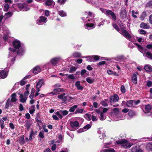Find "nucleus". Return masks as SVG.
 I'll use <instances>...</instances> for the list:
<instances>
[{
	"label": "nucleus",
	"instance_id": "35",
	"mask_svg": "<svg viewBox=\"0 0 152 152\" xmlns=\"http://www.w3.org/2000/svg\"><path fill=\"white\" fill-rule=\"evenodd\" d=\"M113 28L118 32H119L120 31V28L118 26L116 23H113Z\"/></svg>",
	"mask_w": 152,
	"mask_h": 152
},
{
	"label": "nucleus",
	"instance_id": "38",
	"mask_svg": "<svg viewBox=\"0 0 152 152\" xmlns=\"http://www.w3.org/2000/svg\"><path fill=\"white\" fill-rule=\"evenodd\" d=\"M101 104L104 107H107L108 106L107 102L104 100H102L100 102Z\"/></svg>",
	"mask_w": 152,
	"mask_h": 152
},
{
	"label": "nucleus",
	"instance_id": "61",
	"mask_svg": "<svg viewBox=\"0 0 152 152\" xmlns=\"http://www.w3.org/2000/svg\"><path fill=\"white\" fill-rule=\"evenodd\" d=\"M129 109L128 108H124L122 110V112L124 113H126L127 112H129Z\"/></svg>",
	"mask_w": 152,
	"mask_h": 152
},
{
	"label": "nucleus",
	"instance_id": "27",
	"mask_svg": "<svg viewBox=\"0 0 152 152\" xmlns=\"http://www.w3.org/2000/svg\"><path fill=\"white\" fill-rule=\"evenodd\" d=\"M46 18L43 16H41L39 18V23H44L45 22L46 19Z\"/></svg>",
	"mask_w": 152,
	"mask_h": 152
},
{
	"label": "nucleus",
	"instance_id": "39",
	"mask_svg": "<svg viewBox=\"0 0 152 152\" xmlns=\"http://www.w3.org/2000/svg\"><path fill=\"white\" fill-rule=\"evenodd\" d=\"M113 99H114V101L116 102H117L119 99V97L118 95L115 94L114 95V96L113 97Z\"/></svg>",
	"mask_w": 152,
	"mask_h": 152
},
{
	"label": "nucleus",
	"instance_id": "21",
	"mask_svg": "<svg viewBox=\"0 0 152 152\" xmlns=\"http://www.w3.org/2000/svg\"><path fill=\"white\" fill-rule=\"evenodd\" d=\"M147 15V13L146 12L143 11L141 14L140 17V19L141 20H143L145 17Z\"/></svg>",
	"mask_w": 152,
	"mask_h": 152
},
{
	"label": "nucleus",
	"instance_id": "43",
	"mask_svg": "<svg viewBox=\"0 0 152 152\" xmlns=\"http://www.w3.org/2000/svg\"><path fill=\"white\" fill-rule=\"evenodd\" d=\"M104 152H115L112 148H108L104 150Z\"/></svg>",
	"mask_w": 152,
	"mask_h": 152
},
{
	"label": "nucleus",
	"instance_id": "11",
	"mask_svg": "<svg viewBox=\"0 0 152 152\" xmlns=\"http://www.w3.org/2000/svg\"><path fill=\"white\" fill-rule=\"evenodd\" d=\"M45 84L44 80L43 79H41L39 80L37 83L36 85V87H38L40 88L42 86V85H44Z\"/></svg>",
	"mask_w": 152,
	"mask_h": 152
},
{
	"label": "nucleus",
	"instance_id": "20",
	"mask_svg": "<svg viewBox=\"0 0 152 152\" xmlns=\"http://www.w3.org/2000/svg\"><path fill=\"white\" fill-rule=\"evenodd\" d=\"M140 27L141 28L144 29H148L149 28V26L144 22L142 23L140 25Z\"/></svg>",
	"mask_w": 152,
	"mask_h": 152
},
{
	"label": "nucleus",
	"instance_id": "3",
	"mask_svg": "<svg viewBox=\"0 0 152 152\" xmlns=\"http://www.w3.org/2000/svg\"><path fill=\"white\" fill-rule=\"evenodd\" d=\"M120 15L121 18L122 19H124L126 18L127 15V12H126L125 7L124 6L121 8V11L120 12Z\"/></svg>",
	"mask_w": 152,
	"mask_h": 152
},
{
	"label": "nucleus",
	"instance_id": "14",
	"mask_svg": "<svg viewBox=\"0 0 152 152\" xmlns=\"http://www.w3.org/2000/svg\"><path fill=\"white\" fill-rule=\"evenodd\" d=\"M7 76V73L4 70L1 71L0 72V76L2 79L6 78Z\"/></svg>",
	"mask_w": 152,
	"mask_h": 152
},
{
	"label": "nucleus",
	"instance_id": "55",
	"mask_svg": "<svg viewBox=\"0 0 152 152\" xmlns=\"http://www.w3.org/2000/svg\"><path fill=\"white\" fill-rule=\"evenodd\" d=\"M36 121L37 122V125L40 127V124H42V121L38 119H36Z\"/></svg>",
	"mask_w": 152,
	"mask_h": 152
},
{
	"label": "nucleus",
	"instance_id": "13",
	"mask_svg": "<svg viewBox=\"0 0 152 152\" xmlns=\"http://www.w3.org/2000/svg\"><path fill=\"white\" fill-rule=\"evenodd\" d=\"M145 70L147 72H152V66L150 65H146L144 67Z\"/></svg>",
	"mask_w": 152,
	"mask_h": 152
},
{
	"label": "nucleus",
	"instance_id": "26",
	"mask_svg": "<svg viewBox=\"0 0 152 152\" xmlns=\"http://www.w3.org/2000/svg\"><path fill=\"white\" fill-rule=\"evenodd\" d=\"M146 149L149 151H152V143L151 142L148 144L146 146Z\"/></svg>",
	"mask_w": 152,
	"mask_h": 152
},
{
	"label": "nucleus",
	"instance_id": "37",
	"mask_svg": "<svg viewBox=\"0 0 152 152\" xmlns=\"http://www.w3.org/2000/svg\"><path fill=\"white\" fill-rule=\"evenodd\" d=\"M9 8L10 5L9 4H6L4 6V11L6 12L7 11Z\"/></svg>",
	"mask_w": 152,
	"mask_h": 152
},
{
	"label": "nucleus",
	"instance_id": "51",
	"mask_svg": "<svg viewBox=\"0 0 152 152\" xmlns=\"http://www.w3.org/2000/svg\"><path fill=\"white\" fill-rule=\"evenodd\" d=\"M152 6V0H150L146 4V7H149Z\"/></svg>",
	"mask_w": 152,
	"mask_h": 152
},
{
	"label": "nucleus",
	"instance_id": "2",
	"mask_svg": "<svg viewBox=\"0 0 152 152\" xmlns=\"http://www.w3.org/2000/svg\"><path fill=\"white\" fill-rule=\"evenodd\" d=\"M70 127L72 130H75L79 127V124L77 121H71L70 123Z\"/></svg>",
	"mask_w": 152,
	"mask_h": 152
},
{
	"label": "nucleus",
	"instance_id": "64",
	"mask_svg": "<svg viewBox=\"0 0 152 152\" xmlns=\"http://www.w3.org/2000/svg\"><path fill=\"white\" fill-rule=\"evenodd\" d=\"M19 109L20 111H22L24 110L23 107L21 104H19Z\"/></svg>",
	"mask_w": 152,
	"mask_h": 152
},
{
	"label": "nucleus",
	"instance_id": "12",
	"mask_svg": "<svg viewBox=\"0 0 152 152\" xmlns=\"http://www.w3.org/2000/svg\"><path fill=\"white\" fill-rule=\"evenodd\" d=\"M132 152H142V150L139 148V147L135 146L133 147L132 150Z\"/></svg>",
	"mask_w": 152,
	"mask_h": 152
},
{
	"label": "nucleus",
	"instance_id": "53",
	"mask_svg": "<svg viewBox=\"0 0 152 152\" xmlns=\"http://www.w3.org/2000/svg\"><path fill=\"white\" fill-rule=\"evenodd\" d=\"M124 56H121L117 57V60L118 61H121L124 59Z\"/></svg>",
	"mask_w": 152,
	"mask_h": 152
},
{
	"label": "nucleus",
	"instance_id": "7",
	"mask_svg": "<svg viewBox=\"0 0 152 152\" xmlns=\"http://www.w3.org/2000/svg\"><path fill=\"white\" fill-rule=\"evenodd\" d=\"M60 59L58 57L54 58L51 60L50 62L53 65L55 66L59 62Z\"/></svg>",
	"mask_w": 152,
	"mask_h": 152
},
{
	"label": "nucleus",
	"instance_id": "47",
	"mask_svg": "<svg viewBox=\"0 0 152 152\" xmlns=\"http://www.w3.org/2000/svg\"><path fill=\"white\" fill-rule=\"evenodd\" d=\"M121 90L123 93H124L126 92V89L124 85L121 86Z\"/></svg>",
	"mask_w": 152,
	"mask_h": 152
},
{
	"label": "nucleus",
	"instance_id": "4",
	"mask_svg": "<svg viewBox=\"0 0 152 152\" xmlns=\"http://www.w3.org/2000/svg\"><path fill=\"white\" fill-rule=\"evenodd\" d=\"M105 14H107L108 15H110L112 18L115 21L116 20L117 18L116 15L114 12L112 10H107L106 11Z\"/></svg>",
	"mask_w": 152,
	"mask_h": 152
},
{
	"label": "nucleus",
	"instance_id": "8",
	"mask_svg": "<svg viewBox=\"0 0 152 152\" xmlns=\"http://www.w3.org/2000/svg\"><path fill=\"white\" fill-rule=\"evenodd\" d=\"M26 123L24 125V126L26 128L27 130L29 131L30 130V128L32 123H31V121L28 120H26Z\"/></svg>",
	"mask_w": 152,
	"mask_h": 152
},
{
	"label": "nucleus",
	"instance_id": "50",
	"mask_svg": "<svg viewBox=\"0 0 152 152\" xmlns=\"http://www.w3.org/2000/svg\"><path fill=\"white\" fill-rule=\"evenodd\" d=\"M91 127V125L90 124H88L85 126H84L83 129H84L88 130Z\"/></svg>",
	"mask_w": 152,
	"mask_h": 152
},
{
	"label": "nucleus",
	"instance_id": "17",
	"mask_svg": "<svg viewBox=\"0 0 152 152\" xmlns=\"http://www.w3.org/2000/svg\"><path fill=\"white\" fill-rule=\"evenodd\" d=\"M132 80V82L135 84L137 83V75L135 74H133L131 77Z\"/></svg>",
	"mask_w": 152,
	"mask_h": 152
},
{
	"label": "nucleus",
	"instance_id": "46",
	"mask_svg": "<svg viewBox=\"0 0 152 152\" xmlns=\"http://www.w3.org/2000/svg\"><path fill=\"white\" fill-rule=\"evenodd\" d=\"M65 75H66V76H68V77L69 79H71L72 80H74L75 78V77L74 76L73 74H71V75H68V74H65Z\"/></svg>",
	"mask_w": 152,
	"mask_h": 152
},
{
	"label": "nucleus",
	"instance_id": "28",
	"mask_svg": "<svg viewBox=\"0 0 152 152\" xmlns=\"http://www.w3.org/2000/svg\"><path fill=\"white\" fill-rule=\"evenodd\" d=\"M135 45L137 47L139 50H140L141 52H142V51H143L144 49V47H142L140 45L137 43H135Z\"/></svg>",
	"mask_w": 152,
	"mask_h": 152
},
{
	"label": "nucleus",
	"instance_id": "44",
	"mask_svg": "<svg viewBox=\"0 0 152 152\" xmlns=\"http://www.w3.org/2000/svg\"><path fill=\"white\" fill-rule=\"evenodd\" d=\"M10 101L9 99H8L6 102L5 107L6 109H8L10 106Z\"/></svg>",
	"mask_w": 152,
	"mask_h": 152
},
{
	"label": "nucleus",
	"instance_id": "40",
	"mask_svg": "<svg viewBox=\"0 0 152 152\" xmlns=\"http://www.w3.org/2000/svg\"><path fill=\"white\" fill-rule=\"evenodd\" d=\"M86 26L88 27L91 28L92 27V28H93L94 26V24L93 23H87L86 24Z\"/></svg>",
	"mask_w": 152,
	"mask_h": 152
},
{
	"label": "nucleus",
	"instance_id": "36",
	"mask_svg": "<svg viewBox=\"0 0 152 152\" xmlns=\"http://www.w3.org/2000/svg\"><path fill=\"white\" fill-rule=\"evenodd\" d=\"M60 112L63 116L66 115H67L69 113L68 111L66 110H60Z\"/></svg>",
	"mask_w": 152,
	"mask_h": 152
},
{
	"label": "nucleus",
	"instance_id": "34",
	"mask_svg": "<svg viewBox=\"0 0 152 152\" xmlns=\"http://www.w3.org/2000/svg\"><path fill=\"white\" fill-rule=\"evenodd\" d=\"M77 68L75 66H72L69 71V72L70 73H73L76 70Z\"/></svg>",
	"mask_w": 152,
	"mask_h": 152
},
{
	"label": "nucleus",
	"instance_id": "31",
	"mask_svg": "<svg viewBox=\"0 0 152 152\" xmlns=\"http://www.w3.org/2000/svg\"><path fill=\"white\" fill-rule=\"evenodd\" d=\"M58 13L59 15L61 17H64L66 15V12L63 10L58 11Z\"/></svg>",
	"mask_w": 152,
	"mask_h": 152
},
{
	"label": "nucleus",
	"instance_id": "24",
	"mask_svg": "<svg viewBox=\"0 0 152 152\" xmlns=\"http://www.w3.org/2000/svg\"><path fill=\"white\" fill-rule=\"evenodd\" d=\"M23 95L22 94H20V102L22 103L25 102L27 99V97H26V98L23 97Z\"/></svg>",
	"mask_w": 152,
	"mask_h": 152
},
{
	"label": "nucleus",
	"instance_id": "32",
	"mask_svg": "<svg viewBox=\"0 0 152 152\" xmlns=\"http://www.w3.org/2000/svg\"><path fill=\"white\" fill-rule=\"evenodd\" d=\"M86 80L88 83L90 84H92L94 81V79H91V77H88L86 78Z\"/></svg>",
	"mask_w": 152,
	"mask_h": 152
},
{
	"label": "nucleus",
	"instance_id": "30",
	"mask_svg": "<svg viewBox=\"0 0 152 152\" xmlns=\"http://www.w3.org/2000/svg\"><path fill=\"white\" fill-rule=\"evenodd\" d=\"M53 91L55 92H64L65 91V89L63 88H56L54 89Z\"/></svg>",
	"mask_w": 152,
	"mask_h": 152
},
{
	"label": "nucleus",
	"instance_id": "25",
	"mask_svg": "<svg viewBox=\"0 0 152 152\" xmlns=\"http://www.w3.org/2000/svg\"><path fill=\"white\" fill-rule=\"evenodd\" d=\"M146 57L150 59H152V53L149 51H147L145 53Z\"/></svg>",
	"mask_w": 152,
	"mask_h": 152
},
{
	"label": "nucleus",
	"instance_id": "6",
	"mask_svg": "<svg viewBox=\"0 0 152 152\" xmlns=\"http://www.w3.org/2000/svg\"><path fill=\"white\" fill-rule=\"evenodd\" d=\"M121 34L126 38L130 39L132 37L131 35L125 29H122L121 31Z\"/></svg>",
	"mask_w": 152,
	"mask_h": 152
},
{
	"label": "nucleus",
	"instance_id": "63",
	"mask_svg": "<svg viewBox=\"0 0 152 152\" xmlns=\"http://www.w3.org/2000/svg\"><path fill=\"white\" fill-rule=\"evenodd\" d=\"M50 14V11L48 10H46L45 11V15L46 16H49Z\"/></svg>",
	"mask_w": 152,
	"mask_h": 152
},
{
	"label": "nucleus",
	"instance_id": "60",
	"mask_svg": "<svg viewBox=\"0 0 152 152\" xmlns=\"http://www.w3.org/2000/svg\"><path fill=\"white\" fill-rule=\"evenodd\" d=\"M58 138L59 140L58 141V143H60L62 141L63 139L62 135L61 134L59 135L58 137Z\"/></svg>",
	"mask_w": 152,
	"mask_h": 152
},
{
	"label": "nucleus",
	"instance_id": "54",
	"mask_svg": "<svg viewBox=\"0 0 152 152\" xmlns=\"http://www.w3.org/2000/svg\"><path fill=\"white\" fill-rule=\"evenodd\" d=\"M3 38L4 41V42H6L8 40V35L6 34L4 35Z\"/></svg>",
	"mask_w": 152,
	"mask_h": 152
},
{
	"label": "nucleus",
	"instance_id": "52",
	"mask_svg": "<svg viewBox=\"0 0 152 152\" xmlns=\"http://www.w3.org/2000/svg\"><path fill=\"white\" fill-rule=\"evenodd\" d=\"M32 107H33V108H34V109H31V110H29V113L31 114H33L34 113V111H35V110L34 109V108H35V106L33 105L32 106H31V108Z\"/></svg>",
	"mask_w": 152,
	"mask_h": 152
},
{
	"label": "nucleus",
	"instance_id": "15",
	"mask_svg": "<svg viewBox=\"0 0 152 152\" xmlns=\"http://www.w3.org/2000/svg\"><path fill=\"white\" fill-rule=\"evenodd\" d=\"M133 100H130L127 101L126 103V106L129 107H133Z\"/></svg>",
	"mask_w": 152,
	"mask_h": 152
},
{
	"label": "nucleus",
	"instance_id": "9",
	"mask_svg": "<svg viewBox=\"0 0 152 152\" xmlns=\"http://www.w3.org/2000/svg\"><path fill=\"white\" fill-rule=\"evenodd\" d=\"M128 115L130 118H132L136 115V113L133 110H130L128 113Z\"/></svg>",
	"mask_w": 152,
	"mask_h": 152
},
{
	"label": "nucleus",
	"instance_id": "56",
	"mask_svg": "<svg viewBox=\"0 0 152 152\" xmlns=\"http://www.w3.org/2000/svg\"><path fill=\"white\" fill-rule=\"evenodd\" d=\"M146 47L149 50H152V44H150L147 45Z\"/></svg>",
	"mask_w": 152,
	"mask_h": 152
},
{
	"label": "nucleus",
	"instance_id": "58",
	"mask_svg": "<svg viewBox=\"0 0 152 152\" xmlns=\"http://www.w3.org/2000/svg\"><path fill=\"white\" fill-rule=\"evenodd\" d=\"M65 95V93H64L60 95H58V97L59 99H62L63 98V96H64Z\"/></svg>",
	"mask_w": 152,
	"mask_h": 152
},
{
	"label": "nucleus",
	"instance_id": "1",
	"mask_svg": "<svg viewBox=\"0 0 152 152\" xmlns=\"http://www.w3.org/2000/svg\"><path fill=\"white\" fill-rule=\"evenodd\" d=\"M116 143L118 145H121L122 147L124 148H129L132 145L128 142L127 140L125 139H122L117 141Z\"/></svg>",
	"mask_w": 152,
	"mask_h": 152
},
{
	"label": "nucleus",
	"instance_id": "57",
	"mask_svg": "<svg viewBox=\"0 0 152 152\" xmlns=\"http://www.w3.org/2000/svg\"><path fill=\"white\" fill-rule=\"evenodd\" d=\"M88 3L91 4H93L95 1V0H85Z\"/></svg>",
	"mask_w": 152,
	"mask_h": 152
},
{
	"label": "nucleus",
	"instance_id": "19",
	"mask_svg": "<svg viewBox=\"0 0 152 152\" xmlns=\"http://www.w3.org/2000/svg\"><path fill=\"white\" fill-rule=\"evenodd\" d=\"M25 51V49L24 48H21L17 50V53L18 55L20 56H22L23 55Z\"/></svg>",
	"mask_w": 152,
	"mask_h": 152
},
{
	"label": "nucleus",
	"instance_id": "49",
	"mask_svg": "<svg viewBox=\"0 0 152 152\" xmlns=\"http://www.w3.org/2000/svg\"><path fill=\"white\" fill-rule=\"evenodd\" d=\"M83 112V109H78L77 110L75 111V114H77L78 113H81Z\"/></svg>",
	"mask_w": 152,
	"mask_h": 152
},
{
	"label": "nucleus",
	"instance_id": "33",
	"mask_svg": "<svg viewBox=\"0 0 152 152\" xmlns=\"http://www.w3.org/2000/svg\"><path fill=\"white\" fill-rule=\"evenodd\" d=\"M53 2L52 0H46L45 1V5L47 6H50L52 5Z\"/></svg>",
	"mask_w": 152,
	"mask_h": 152
},
{
	"label": "nucleus",
	"instance_id": "16",
	"mask_svg": "<svg viewBox=\"0 0 152 152\" xmlns=\"http://www.w3.org/2000/svg\"><path fill=\"white\" fill-rule=\"evenodd\" d=\"M41 72V69L38 66H37L34 67L33 70V72L34 73L37 74L38 72Z\"/></svg>",
	"mask_w": 152,
	"mask_h": 152
},
{
	"label": "nucleus",
	"instance_id": "62",
	"mask_svg": "<svg viewBox=\"0 0 152 152\" xmlns=\"http://www.w3.org/2000/svg\"><path fill=\"white\" fill-rule=\"evenodd\" d=\"M106 63V62L104 61H102L99 63L98 65L99 67L101 65H103Z\"/></svg>",
	"mask_w": 152,
	"mask_h": 152
},
{
	"label": "nucleus",
	"instance_id": "10",
	"mask_svg": "<svg viewBox=\"0 0 152 152\" xmlns=\"http://www.w3.org/2000/svg\"><path fill=\"white\" fill-rule=\"evenodd\" d=\"M152 106L150 105V104H148L146 105L145 106V110L147 112H146L145 111H144V113H149L150 110L152 109Z\"/></svg>",
	"mask_w": 152,
	"mask_h": 152
},
{
	"label": "nucleus",
	"instance_id": "42",
	"mask_svg": "<svg viewBox=\"0 0 152 152\" xmlns=\"http://www.w3.org/2000/svg\"><path fill=\"white\" fill-rule=\"evenodd\" d=\"M44 132L43 131H40L39 133L38 136L41 138H44Z\"/></svg>",
	"mask_w": 152,
	"mask_h": 152
},
{
	"label": "nucleus",
	"instance_id": "41",
	"mask_svg": "<svg viewBox=\"0 0 152 152\" xmlns=\"http://www.w3.org/2000/svg\"><path fill=\"white\" fill-rule=\"evenodd\" d=\"M106 118V116H104L103 113L101 112L100 113V119L101 120H104Z\"/></svg>",
	"mask_w": 152,
	"mask_h": 152
},
{
	"label": "nucleus",
	"instance_id": "29",
	"mask_svg": "<svg viewBox=\"0 0 152 152\" xmlns=\"http://www.w3.org/2000/svg\"><path fill=\"white\" fill-rule=\"evenodd\" d=\"M77 105H74L71 107L69 109V111L72 113L77 108Z\"/></svg>",
	"mask_w": 152,
	"mask_h": 152
},
{
	"label": "nucleus",
	"instance_id": "48",
	"mask_svg": "<svg viewBox=\"0 0 152 152\" xmlns=\"http://www.w3.org/2000/svg\"><path fill=\"white\" fill-rule=\"evenodd\" d=\"M92 57L95 61H98L100 58V57L97 55H94Z\"/></svg>",
	"mask_w": 152,
	"mask_h": 152
},
{
	"label": "nucleus",
	"instance_id": "45",
	"mask_svg": "<svg viewBox=\"0 0 152 152\" xmlns=\"http://www.w3.org/2000/svg\"><path fill=\"white\" fill-rule=\"evenodd\" d=\"M91 115L88 114H86L84 115V117L88 121H90L91 120V118H90Z\"/></svg>",
	"mask_w": 152,
	"mask_h": 152
},
{
	"label": "nucleus",
	"instance_id": "59",
	"mask_svg": "<svg viewBox=\"0 0 152 152\" xmlns=\"http://www.w3.org/2000/svg\"><path fill=\"white\" fill-rule=\"evenodd\" d=\"M147 85L148 87L151 86L152 85V82L151 81H148L147 83Z\"/></svg>",
	"mask_w": 152,
	"mask_h": 152
},
{
	"label": "nucleus",
	"instance_id": "18",
	"mask_svg": "<svg viewBox=\"0 0 152 152\" xmlns=\"http://www.w3.org/2000/svg\"><path fill=\"white\" fill-rule=\"evenodd\" d=\"M18 141L20 145H24L25 143V141L23 136L20 137L19 139L18 140Z\"/></svg>",
	"mask_w": 152,
	"mask_h": 152
},
{
	"label": "nucleus",
	"instance_id": "22",
	"mask_svg": "<svg viewBox=\"0 0 152 152\" xmlns=\"http://www.w3.org/2000/svg\"><path fill=\"white\" fill-rule=\"evenodd\" d=\"M16 94L15 93H13L11 95V101L12 102H15L16 101L17 99L16 98Z\"/></svg>",
	"mask_w": 152,
	"mask_h": 152
},
{
	"label": "nucleus",
	"instance_id": "5",
	"mask_svg": "<svg viewBox=\"0 0 152 152\" xmlns=\"http://www.w3.org/2000/svg\"><path fill=\"white\" fill-rule=\"evenodd\" d=\"M13 46L15 49H19L20 48L21 45L20 42L18 40H14L12 43Z\"/></svg>",
	"mask_w": 152,
	"mask_h": 152
},
{
	"label": "nucleus",
	"instance_id": "23",
	"mask_svg": "<svg viewBox=\"0 0 152 152\" xmlns=\"http://www.w3.org/2000/svg\"><path fill=\"white\" fill-rule=\"evenodd\" d=\"M72 56L74 58H76L81 57V53L79 52H75L73 53Z\"/></svg>",
	"mask_w": 152,
	"mask_h": 152
}]
</instances>
